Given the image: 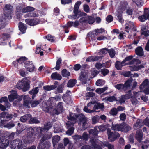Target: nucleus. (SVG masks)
<instances>
[{
  "mask_svg": "<svg viewBox=\"0 0 149 149\" xmlns=\"http://www.w3.org/2000/svg\"><path fill=\"white\" fill-rule=\"evenodd\" d=\"M24 66L27 71L29 72L33 71L35 68L32 62L29 61H27L25 62Z\"/></svg>",
  "mask_w": 149,
  "mask_h": 149,
  "instance_id": "9d476101",
  "label": "nucleus"
},
{
  "mask_svg": "<svg viewBox=\"0 0 149 149\" xmlns=\"http://www.w3.org/2000/svg\"><path fill=\"white\" fill-rule=\"evenodd\" d=\"M143 133L141 130L137 131L135 138L139 143L141 142L143 139Z\"/></svg>",
  "mask_w": 149,
  "mask_h": 149,
  "instance_id": "4468645a",
  "label": "nucleus"
},
{
  "mask_svg": "<svg viewBox=\"0 0 149 149\" xmlns=\"http://www.w3.org/2000/svg\"><path fill=\"white\" fill-rule=\"evenodd\" d=\"M15 125L14 123L9 122L7 123L5 125V127L8 129H10L14 127Z\"/></svg>",
  "mask_w": 149,
  "mask_h": 149,
  "instance_id": "338daca9",
  "label": "nucleus"
},
{
  "mask_svg": "<svg viewBox=\"0 0 149 149\" xmlns=\"http://www.w3.org/2000/svg\"><path fill=\"white\" fill-rule=\"evenodd\" d=\"M132 81V77H130V78L127 80L125 83L123 84L125 91L128 89L130 87Z\"/></svg>",
  "mask_w": 149,
  "mask_h": 149,
  "instance_id": "a211bd4d",
  "label": "nucleus"
},
{
  "mask_svg": "<svg viewBox=\"0 0 149 149\" xmlns=\"http://www.w3.org/2000/svg\"><path fill=\"white\" fill-rule=\"evenodd\" d=\"M118 110L116 108H113L109 112V114L113 116H116L118 113Z\"/></svg>",
  "mask_w": 149,
  "mask_h": 149,
  "instance_id": "49530a36",
  "label": "nucleus"
},
{
  "mask_svg": "<svg viewBox=\"0 0 149 149\" xmlns=\"http://www.w3.org/2000/svg\"><path fill=\"white\" fill-rule=\"evenodd\" d=\"M57 108L59 111L62 112L63 111V103L62 102H60L57 104Z\"/></svg>",
  "mask_w": 149,
  "mask_h": 149,
  "instance_id": "864d4df0",
  "label": "nucleus"
},
{
  "mask_svg": "<svg viewBox=\"0 0 149 149\" xmlns=\"http://www.w3.org/2000/svg\"><path fill=\"white\" fill-rule=\"evenodd\" d=\"M115 87L118 90H120L122 89L125 91L123 84L120 83L119 84H118L115 86Z\"/></svg>",
  "mask_w": 149,
  "mask_h": 149,
  "instance_id": "5fc2aeb1",
  "label": "nucleus"
},
{
  "mask_svg": "<svg viewBox=\"0 0 149 149\" xmlns=\"http://www.w3.org/2000/svg\"><path fill=\"white\" fill-rule=\"evenodd\" d=\"M81 4V2L77 1L75 4L73 9V13H76L78 10H79V6Z\"/></svg>",
  "mask_w": 149,
  "mask_h": 149,
  "instance_id": "a19ab883",
  "label": "nucleus"
},
{
  "mask_svg": "<svg viewBox=\"0 0 149 149\" xmlns=\"http://www.w3.org/2000/svg\"><path fill=\"white\" fill-rule=\"evenodd\" d=\"M74 14H75V16H77V19L81 17L86 16L87 15V14L86 13L79 10H78V11H77L76 13H74Z\"/></svg>",
  "mask_w": 149,
  "mask_h": 149,
  "instance_id": "2f4dec72",
  "label": "nucleus"
},
{
  "mask_svg": "<svg viewBox=\"0 0 149 149\" xmlns=\"http://www.w3.org/2000/svg\"><path fill=\"white\" fill-rule=\"evenodd\" d=\"M39 91L38 88L36 87L33 88L29 92V94H36L38 93Z\"/></svg>",
  "mask_w": 149,
  "mask_h": 149,
  "instance_id": "8fccbe9b",
  "label": "nucleus"
},
{
  "mask_svg": "<svg viewBox=\"0 0 149 149\" xmlns=\"http://www.w3.org/2000/svg\"><path fill=\"white\" fill-rule=\"evenodd\" d=\"M149 80L145 79L140 86V89L143 90L145 87L149 86Z\"/></svg>",
  "mask_w": 149,
  "mask_h": 149,
  "instance_id": "cd10ccee",
  "label": "nucleus"
},
{
  "mask_svg": "<svg viewBox=\"0 0 149 149\" xmlns=\"http://www.w3.org/2000/svg\"><path fill=\"white\" fill-rule=\"evenodd\" d=\"M122 123L120 124H113L112 123L111 129L113 130L117 131H122Z\"/></svg>",
  "mask_w": 149,
  "mask_h": 149,
  "instance_id": "dca6fc26",
  "label": "nucleus"
},
{
  "mask_svg": "<svg viewBox=\"0 0 149 149\" xmlns=\"http://www.w3.org/2000/svg\"><path fill=\"white\" fill-rule=\"evenodd\" d=\"M30 81L26 77L24 78L21 81H19L16 85V87L19 89H22L24 92L28 90L30 88Z\"/></svg>",
  "mask_w": 149,
  "mask_h": 149,
  "instance_id": "7ed1b4c3",
  "label": "nucleus"
},
{
  "mask_svg": "<svg viewBox=\"0 0 149 149\" xmlns=\"http://www.w3.org/2000/svg\"><path fill=\"white\" fill-rule=\"evenodd\" d=\"M122 131H124L127 132L131 129V127L125 122L122 123Z\"/></svg>",
  "mask_w": 149,
  "mask_h": 149,
  "instance_id": "bb28decb",
  "label": "nucleus"
},
{
  "mask_svg": "<svg viewBox=\"0 0 149 149\" xmlns=\"http://www.w3.org/2000/svg\"><path fill=\"white\" fill-rule=\"evenodd\" d=\"M6 18L5 15L0 14V29L5 27L4 22L5 21Z\"/></svg>",
  "mask_w": 149,
  "mask_h": 149,
  "instance_id": "b1692460",
  "label": "nucleus"
},
{
  "mask_svg": "<svg viewBox=\"0 0 149 149\" xmlns=\"http://www.w3.org/2000/svg\"><path fill=\"white\" fill-rule=\"evenodd\" d=\"M125 31L127 32H129V31L132 30V31H136V29L132 23L130 22L127 24L125 27Z\"/></svg>",
  "mask_w": 149,
  "mask_h": 149,
  "instance_id": "ddd939ff",
  "label": "nucleus"
},
{
  "mask_svg": "<svg viewBox=\"0 0 149 149\" xmlns=\"http://www.w3.org/2000/svg\"><path fill=\"white\" fill-rule=\"evenodd\" d=\"M107 134L108 136V139L110 142L114 141L117 138L119 137L120 134L117 132H111V129L108 128L107 130Z\"/></svg>",
  "mask_w": 149,
  "mask_h": 149,
  "instance_id": "39448f33",
  "label": "nucleus"
},
{
  "mask_svg": "<svg viewBox=\"0 0 149 149\" xmlns=\"http://www.w3.org/2000/svg\"><path fill=\"white\" fill-rule=\"evenodd\" d=\"M56 88V90L55 91L56 94H57L63 92V85L62 84L59 85Z\"/></svg>",
  "mask_w": 149,
  "mask_h": 149,
  "instance_id": "e433bc0d",
  "label": "nucleus"
},
{
  "mask_svg": "<svg viewBox=\"0 0 149 149\" xmlns=\"http://www.w3.org/2000/svg\"><path fill=\"white\" fill-rule=\"evenodd\" d=\"M57 87L55 85H46L43 87V89L47 91L55 89Z\"/></svg>",
  "mask_w": 149,
  "mask_h": 149,
  "instance_id": "c9c22d12",
  "label": "nucleus"
},
{
  "mask_svg": "<svg viewBox=\"0 0 149 149\" xmlns=\"http://www.w3.org/2000/svg\"><path fill=\"white\" fill-rule=\"evenodd\" d=\"M123 74V76L125 77H132V75H133L132 74H131V72L130 71H125L124 74Z\"/></svg>",
  "mask_w": 149,
  "mask_h": 149,
  "instance_id": "69168bd1",
  "label": "nucleus"
},
{
  "mask_svg": "<svg viewBox=\"0 0 149 149\" xmlns=\"http://www.w3.org/2000/svg\"><path fill=\"white\" fill-rule=\"evenodd\" d=\"M41 99L39 101L34 100L32 101L31 100L30 102V103H31V107H36L41 102Z\"/></svg>",
  "mask_w": 149,
  "mask_h": 149,
  "instance_id": "79ce46f5",
  "label": "nucleus"
},
{
  "mask_svg": "<svg viewBox=\"0 0 149 149\" xmlns=\"http://www.w3.org/2000/svg\"><path fill=\"white\" fill-rule=\"evenodd\" d=\"M51 77L53 80H60L62 79L61 75L56 72L52 73L51 75Z\"/></svg>",
  "mask_w": 149,
  "mask_h": 149,
  "instance_id": "a878e982",
  "label": "nucleus"
},
{
  "mask_svg": "<svg viewBox=\"0 0 149 149\" xmlns=\"http://www.w3.org/2000/svg\"><path fill=\"white\" fill-rule=\"evenodd\" d=\"M69 114V116L67 117L68 120L72 121L76 119V118L75 116V117H74L72 115L73 114V113H72L70 112Z\"/></svg>",
  "mask_w": 149,
  "mask_h": 149,
  "instance_id": "e2e57ef3",
  "label": "nucleus"
},
{
  "mask_svg": "<svg viewBox=\"0 0 149 149\" xmlns=\"http://www.w3.org/2000/svg\"><path fill=\"white\" fill-rule=\"evenodd\" d=\"M12 8V6L10 5L6 4L3 9L4 15H5L6 18H7L9 19H11L12 18L11 14Z\"/></svg>",
  "mask_w": 149,
  "mask_h": 149,
  "instance_id": "423d86ee",
  "label": "nucleus"
},
{
  "mask_svg": "<svg viewBox=\"0 0 149 149\" xmlns=\"http://www.w3.org/2000/svg\"><path fill=\"white\" fill-rule=\"evenodd\" d=\"M28 58L26 57H21L19 58L17 60V61L20 64H22L25 61L27 60Z\"/></svg>",
  "mask_w": 149,
  "mask_h": 149,
  "instance_id": "3c124183",
  "label": "nucleus"
},
{
  "mask_svg": "<svg viewBox=\"0 0 149 149\" xmlns=\"http://www.w3.org/2000/svg\"><path fill=\"white\" fill-rule=\"evenodd\" d=\"M125 99L123 95L119 97V99L118 100V102L122 104V103H124L125 101Z\"/></svg>",
  "mask_w": 149,
  "mask_h": 149,
  "instance_id": "0e129e2a",
  "label": "nucleus"
},
{
  "mask_svg": "<svg viewBox=\"0 0 149 149\" xmlns=\"http://www.w3.org/2000/svg\"><path fill=\"white\" fill-rule=\"evenodd\" d=\"M40 20L37 18H32V26L37 25L40 23Z\"/></svg>",
  "mask_w": 149,
  "mask_h": 149,
  "instance_id": "09e8293b",
  "label": "nucleus"
},
{
  "mask_svg": "<svg viewBox=\"0 0 149 149\" xmlns=\"http://www.w3.org/2000/svg\"><path fill=\"white\" fill-rule=\"evenodd\" d=\"M105 83V81L101 79L97 80L96 82V85L97 86H102L104 85Z\"/></svg>",
  "mask_w": 149,
  "mask_h": 149,
  "instance_id": "bf43d9fd",
  "label": "nucleus"
},
{
  "mask_svg": "<svg viewBox=\"0 0 149 149\" xmlns=\"http://www.w3.org/2000/svg\"><path fill=\"white\" fill-rule=\"evenodd\" d=\"M43 132L42 134L38 133L39 135L41 137V139L40 141V142H43L45 141L46 140H47L50 139L52 137V134L50 133H47Z\"/></svg>",
  "mask_w": 149,
  "mask_h": 149,
  "instance_id": "6e6552de",
  "label": "nucleus"
},
{
  "mask_svg": "<svg viewBox=\"0 0 149 149\" xmlns=\"http://www.w3.org/2000/svg\"><path fill=\"white\" fill-rule=\"evenodd\" d=\"M18 95L17 93L15 92L13 94L9 95L8 97L9 101L10 102H12L14 99H18Z\"/></svg>",
  "mask_w": 149,
  "mask_h": 149,
  "instance_id": "5701e85b",
  "label": "nucleus"
},
{
  "mask_svg": "<svg viewBox=\"0 0 149 149\" xmlns=\"http://www.w3.org/2000/svg\"><path fill=\"white\" fill-rule=\"evenodd\" d=\"M80 80L82 84L86 83L87 81V78L86 77V74L84 73H81L80 76Z\"/></svg>",
  "mask_w": 149,
  "mask_h": 149,
  "instance_id": "393cba45",
  "label": "nucleus"
},
{
  "mask_svg": "<svg viewBox=\"0 0 149 149\" xmlns=\"http://www.w3.org/2000/svg\"><path fill=\"white\" fill-rule=\"evenodd\" d=\"M107 101L110 102H112L113 101H118V100L116 97L114 96H111L107 97L106 99Z\"/></svg>",
  "mask_w": 149,
  "mask_h": 149,
  "instance_id": "603ef678",
  "label": "nucleus"
},
{
  "mask_svg": "<svg viewBox=\"0 0 149 149\" xmlns=\"http://www.w3.org/2000/svg\"><path fill=\"white\" fill-rule=\"evenodd\" d=\"M95 22L94 19L91 16H87V24L89 23L90 24H92Z\"/></svg>",
  "mask_w": 149,
  "mask_h": 149,
  "instance_id": "58836bf2",
  "label": "nucleus"
},
{
  "mask_svg": "<svg viewBox=\"0 0 149 149\" xmlns=\"http://www.w3.org/2000/svg\"><path fill=\"white\" fill-rule=\"evenodd\" d=\"M24 143L20 139H17L12 141L10 146L12 149H19L24 146Z\"/></svg>",
  "mask_w": 149,
  "mask_h": 149,
  "instance_id": "20e7f679",
  "label": "nucleus"
},
{
  "mask_svg": "<svg viewBox=\"0 0 149 149\" xmlns=\"http://www.w3.org/2000/svg\"><path fill=\"white\" fill-rule=\"evenodd\" d=\"M128 64L126 63L124 65V63H122V61L121 62L119 61H116L115 63V67L117 70H120L122 69V67L124 65H128Z\"/></svg>",
  "mask_w": 149,
  "mask_h": 149,
  "instance_id": "6ab92c4d",
  "label": "nucleus"
},
{
  "mask_svg": "<svg viewBox=\"0 0 149 149\" xmlns=\"http://www.w3.org/2000/svg\"><path fill=\"white\" fill-rule=\"evenodd\" d=\"M43 38L44 39H46L47 40L50 41L52 42L54 41V37L50 34H48L47 36H45Z\"/></svg>",
  "mask_w": 149,
  "mask_h": 149,
  "instance_id": "de8ad7c7",
  "label": "nucleus"
},
{
  "mask_svg": "<svg viewBox=\"0 0 149 149\" xmlns=\"http://www.w3.org/2000/svg\"><path fill=\"white\" fill-rule=\"evenodd\" d=\"M77 83V80L74 79H71L69 80L67 84V86L68 87H73Z\"/></svg>",
  "mask_w": 149,
  "mask_h": 149,
  "instance_id": "c756f323",
  "label": "nucleus"
},
{
  "mask_svg": "<svg viewBox=\"0 0 149 149\" xmlns=\"http://www.w3.org/2000/svg\"><path fill=\"white\" fill-rule=\"evenodd\" d=\"M61 74L63 77H67L70 75V73L69 72H68L66 69H63L61 72Z\"/></svg>",
  "mask_w": 149,
  "mask_h": 149,
  "instance_id": "ea45409f",
  "label": "nucleus"
},
{
  "mask_svg": "<svg viewBox=\"0 0 149 149\" xmlns=\"http://www.w3.org/2000/svg\"><path fill=\"white\" fill-rule=\"evenodd\" d=\"M50 142L48 141H47L43 142L40 143L37 147L38 149H49Z\"/></svg>",
  "mask_w": 149,
  "mask_h": 149,
  "instance_id": "1a4fd4ad",
  "label": "nucleus"
},
{
  "mask_svg": "<svg viewBox=\"0 0 149 149\" xmlns=\"http://www.w3.org/2000/svg\"><path fill=\"white\" fill-rule=\"evenodd\" d=\"M97 127H95L93 129H90L88 131L89 134L93 136H97L98 133V131L97 130Z\"/></svg>",
  "mask_w": 149,
  "mask_h": 149,
  "instance_id": "412c9836",
  "label": "nucleus"
},
{
  "mask_svg": "<svg viewBox=\"0 0 149 149\" xmlns=\"http://www.w3.org/2000/svg\"><path fill=\"white\" fill-rule=\"evenodd\" d=\"M100 58V57L98 56H91L89 57L86 59V61H96L98 60Z\"/></svg>",
  "mask_w": 149,
  "mask_h": 149,
  "instance_id": "7c9ffc66",
  "label": "nucleus"
},
{
  "mask_svg": "<svg viewBox=\"0 0 149 149\" xmlns=\"http://www.w3.org/2000/svg\"><path fill=\"white\" fill-rule=\"evenodd\" d=\"M53 124L50 122H48L44 124L43 127H29L27 129L26 138L25 140L24 141V143H30L34 141L35 136L36 134H42L43 132H47L49 129L52 128Z\"/></svg>",
  "mask_w": 149,
  "mask_h": 149,
  "instance_id": "f257e3e1",
  "label": "nucleus"
},
{
  "mask_svg": "<svg viewBox=\"0 0 149 149\" xmlns=\"http://www.w3.org/2000/svg\"><path fill=\"white\" fill-rule=\"evenodd\" d=\"M80 23L81 24H87V16H84L80 18L79 19Z\"/></svg>",
  "mask_w": 149,
  "mask_h": 149,
  "instance_id": "052dcab7",
  "label": "nucleus"
},
{
  "mask_svg": "<svg viewBox=\"0 0 149 149\" xmlns=\"http://www.w3.org/2000/svg\"><path fill=\"white\" fill-rule=\"evenodd\" d=\"M123 13V11L119 9L116 13L115 16L116 17V19H118V21L120 23L124 22V20L122 18Z\"/></svg>",
  "mask_w": 149,
  "mask_h": 149,
  "instance_id": "f8f14e48",
  "label": "nucleus"
},
{
  "mask_svg": "<svg viewBox=\"0 0 149 149\" xmlns=\"http://www.w3.org/2000/svg\"><path fill=\"white\" fill-rule=\"evenodd\" d=\"M133 2L136 4L139 7H141L143 3V0H132Z\"/></svg>",
  "mask_w": 149,
  "mask_h": 149,
  "instance_id": "c03bdc74",
  "label": "nucleus"
},
{
  "mask_svg": "<svg viewBox=\"0 0 149 149\" xmlns=\"http://www.w3.org/2000/svg\"><path fill=\"white\" fill-rule=\"evenodd\" d=\"M75 116L76 119H77L79 120L80 124H81V122L86 119L85 116L81 113L80 114H75Z\"/></svg>",
  "mask_w": 149,
  "mask_h": 149,
  "instance_id": "c85d7f7f",
  "label": "nucleus"
},
{
  "mask_svg": "<svg viewBox=\"0 0 149 149\" xmlns=\"http://www.w3.org/2000/svg\"><path fill=\"white\" fill-rule=\"evenodd\" d=\"M141 63V61L137 59L134 58L129 62V65H132L134 63L140 64Z\"/></svg>",
  "mask_w": 149,
  "mask_h": 149,
  "instance_id": "4c0bfd02",
  "label": "nucleus"
},
{
  "mask_svg": "<svg viewBox=\"0 0 149 149\" xmlns=\"http://www.w3.org/2000/svg\"><path fill=\"white\" fill-rule=\"evenodd\" d=\"M81 137L82 139L84 141H87L89 139V136L86 132H84L83 133Z\"/></svg>",
  "mask_w": 149,
  "mask_h": 149,
  "instance_id": "13d9d810",
  "label": "nucleus"
},
{
  "mask_svg": "<svg viewBox=\"0 0 149 149\" xmlns=\"http://www.w3.org/2000/svg\"><path fill=\"white\" fill-rule=\"evenodd\" d=\"M33 7L28 6L22 9V12L26 13L29 12V13L25 15V17H38L39 15L38 14L39 10H36Z\"/></svg>",
  "mask_w": 149,
  "mask_h": 149,
  "instance_id": "f03ea898",
  "label": "nucleus"
},
{
  "mask_svg": "<svg viewBox=\"0 0 149 149\" xmlns=\"http://www.w3.org/2000/svg\"><path fill=\"white\" fill-rule=\"evenodd\" d=\"M119 10H120L123 12L124 11L128 6V3L125 1L120 2Z\"/></svg>",
  "mask_w": 149,
  "mask_h": 149,
  "instance_id": "f3484780",
  "label": "nucleus"
},
{
  "mask_svg": "<svg viewBox=\"0 0 149 149\" xmlns=\"http://www.w3.org/2000/svg\"><path fill=\"white\" fill-rule=\"evenodd\" d=\"M74 128L71 127L69 128L66 132V134L70 136L74 133Z\"/></svg>",
  "mask_w": 149,
  "mask_h": 149,
  "instance_id": "4d7b16f0",
  "label": "nucleus"
},
{
  "mask_svg": "<svg viewBox=\"0 0 149 149\" xmlns=\"http://www.w3.org/2000/svg\"><path fill=\"white\" fill-rule=\"evenodd\" d=\"M108 53L110 56L112 58H113L115 56L116 54V52L113 48H111L110 49H109Z\"/></svg>",
  "mask_w": 149,
  "mask_h": 149,
  "instance_id": "a18cd8bd",
  "label": "nucleus"
},
{
  "mask_svg": "<svg viewBox=\"0 0 149 149\" xmlns=\"http://www.w3.org/2000/svg\"><path fill=\"white\" fill-rule=\"evenodd\" d=\"M146 30V27L145 26H143L141 27V34L144 35L146 37H148L149 36V34L147 33L146 32L147 30Z\"/></svg>",
  "mask_w": 149,
  "mask_h": 149,
  "instance_id": "f704fd0d",
  "label": "nucleus"
},
{
  "mask_svg": "<svg viewBox=\"0 0 149 149\" xmlns=\"http://www.w3.org/2000/svg\"><path fill=\"white\" fill-rule=\"evenodd\" d=\"M135 52L136 55L141 56H143L144 55L143 50L141 46L138 47L135 50Z\"/></svg>",
  "mask_w": 149,
  "mask_h": 149,
  "instance_id": "4be33fe9",
  "label": "nucleus"
},
{
  "mask_svg": "<svg viewBox=\"0 0 149 149\" xmlns=\"http://www.w3.org/2000/svg\"><path fill=\"white\" fill-rule=\"evenodd\" d=\"M138 19L139 21L143 22L147 19L149 20V10L145 8L144 9L143 14L141 16H139Z\"/></svg>",
  "mask_w": 149,
  "mask_h": 149,
  "instance_id": "0eeeda50",
  "label": "nucleus"
},
{
  "mask_svg": "<svg viewBox=\"0 0 149 149\" xmlns=\"http://www.w3.org/2000/svg\"><path fill=\"white\" fill-rule=\"evenodd\" d=\"M60 140V137L58 135H56L52 138V142L54 147L59 142Z\"/></svg>",
  "mask_w": 149,
  "mask_h": 149,
  "instance_id": "72a5a7b5",
  "label": "nucleus"
},
{
  "mask_svg": "<svg viewBox=\"0 0 149 149\" xmlns=\"http://www.w3.org/2000/svg\"><path fill=\"white\" fill-rule=\"evenodd\" d=\"M133 56L132 55L126 57L122 61V63H125L126 61H130L132 59Z\"/></svg>",
  "mask_w": 149,
  "mask_h": 149,
  "instance_id": "680f3d73",
  "label": "nucleus"
},
{
  "mask_svg": "<svg viewBox=\"0 0 149 149\" xmlns=\"http://www.w3.org/2000/svg\"><path fill=\"white\" fill-rule=\"evenodd\" d=\"M39 120L36 117H31L29 121V123L30 124H37L40 123Z\"/></svg>",
  "mask_w": 149,
  "mask_h": 149,
  "instance_id": "473e14b6",
  "label": "nucleus"
},
{
  "mask_svg": "<svg viewBox=\"0 0 149 149\" xmlns=\"http://www.w3.org/2000/svg\"><path fill=\"white\" fill-rule=\"evenodd\" d=\"M18 28L19 30L22 33H24L26 32V30L27 28V26L23 23L22 22H20L18 24Z\"/></svg>",
  "mask_w": 149,
  "mask_h": 149,
  "instance_id": "2eb2a0df",
  "label": "nucleus"
},
{
  "mask_svg": "<svg viewBox=\"0 0 149 149\" xmlns=\"http://www.w3.org/2000/svg\"><path fill=\"white\" fill-rule=\"evenodd\" d=\"M29 115H25L22 116L20 118V120L21 122H26L28 119Z\"/></svg>",
  "mask_w": 149,
  "mask_h": 149,
  "instance_id": "6e6d98bb",
  "label": "nucleus"
},
{
  "mask_svg": "<svg viewBox=\"0 0 149 149\" xmlns=\"http://www.w3.org/2000/svg\"><path fill=\"white\" fill-rule=\"evenodd\" d=\"M83 9L84 11L87 13H88L90 11V8L89 6L87 4H85L83 5Z\"/></svg>",
  "mask_w": 149,
  "mask_h": 149,
  "instance_id": "774afa93",
  "label": "nucleus"
},
{
  "mask_svg": "<svg viewBox=\"0 0 149 149\" xmlns=\"http://www.w3.org/2000/svg\"><path fill=\"white\" fill-rule=\"evenodd\" d=\"M93 104H94V106L93 108V111H95V110L101 109L102 110H103L104 108V103L100 104L97 102L94 101Z\"/></svg>",
  "mask_w": 149,
  "mask_h": 149,
  "instance_id": "9b49d317",
  "label": "nucleus"
},
{
  "mask_svg": "<svg viewBox=\"0 0 149 149\" xmlns=\"http://www.w3.org/2000/svg\"><path fill=\"white\" fill-rule=\"evenodd\" d=\"M62 61V60L61 58H59L57 60L55 67L56 70H58L60 69Z\"/></svg>",
  "mask_w": 149,
  "mask_h": 149,
  "instance_id": "37998d69",
  "label": "nucleus"
},
{
  "mask_svg": "<svg viewBox=\"0 0 149 149\" xmlns=\"http://www.w3.org/2000/svg\"><path fill=\"white\" fill-rule=\"evenodd\" d=\"M95 33H92L91 36V39H94L93 38H94L97 35L96 34V33H102L103 32H105V30L104 29L100 28L99 29H97L95 30Z\"/></svg>",
  "mask_w": 149,
  "mask_h": 149,
  "instance_id": "aec40b11",
  "label": "nucleus"
}]
</instances>
